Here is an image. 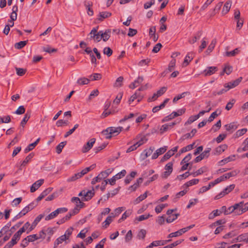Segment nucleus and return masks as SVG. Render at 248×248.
<instances>
[{
	"label": "nucleus",
	"instance_id": "obj_10",
	"mask_svg": "<svg viewBox=\"0 0 248 248\" xmlns=\"http://www.w3.org/2000/svg\"><path fill=\"white\" fill-rule=\"evenodd\" d=\"M217 70L218 68L216 66L207 67V68L203 71V74L205 76H209L214 74Z\"/></svg>",
	"mask_w": 248,
	"mask_h": 248
},
{
	"label": "nucleus",
	"instance_id": "obj_2",
	"mask_svg": "<svg viewBox=\"0 0 248 248\" xmlns=\"http://www.w3.org/2000/svg\"><path fill=\"white\" fill-rule=\"evenodd\" d=\"M195 226V224L191 225L189 226H187L186 228H182L181 229H180L178 231H176L174 232H172L169 234L168 236V238H172L174 237H177L181 235L182 234L184 233L185 232H186L190 229L193 228Z\"/></svg>",
	"mask_w": 248,
	"mask_h": 248
},
{
	"label": "nucleus",
	"instance_id": "obj_48",
	"mask_svg": "<svg viewBox=\"0 0 248 248\" xmlns=\"http://www.w3.org/2000/svg\"><path fill=\"white\" fill-rule=\"evenodd\" d=\"M247 131V128H243L240 130H237L235 134V138H238L242 135H243L244 134H245Z\"/></svg>",
	"mask_w": 248,
	"mask_h": 248
},
{
	"label": "nucleus",
	"instance_id": "obj_50",
	"mask_svg": "<svg viewBox=\"0 0 248 248\" xmlns=\"http://www.w3.org/2000/svg\"><path fill=\"white\" fill-rule=\"evenodd\" d=\"M146 231L144 229L140 230L138 232L137 237L139 239H143L146 235Z\"/></svg>",
	"mask_w": 248,
	"mask_h": 248
},
{
	"label": "nucleus",
	"instance_id": "obj_57",
	"mask_svg": "<svg viewBox=\"0 0 248 248\" xmlns=\"http://www.w3.org/2000/svg\"><path fill=\"white\" fill-rule=\"evenodd\" d=\"M189 93L187 92H184L183 93H182L180 94H179L177 96H175L173 99V102L174 103H175V102L177 101L178 100H179V99H180L181 98H182L183 97H184L185 96V95L186 94H189Z\"/></svg>",
	"mask_w": 248,
	"mask_h": 248
},
{
	"label": "nucleus",
	"instance_id": "obj_20",
	"mask_svg": "<svg viewBox=\"0 0 248 248\" xmlns=\"http://www.w3.org/2000/svg\"><path fill=\"white\" fill-rule=\"evenodd\" d=\"M232 5V2L230 0H228L225 3L222 11L223 14H226L229 11Z\"/></svg>",
	"mask_w": 248,
	"mask_h": 248
},
{
	"label": "nucleus",
	"instance_id": "obj_56",
	"mask_svg": "<svg viewBox=\"0 0 248 248\" xmlns=\"http://www.w3.org/2000/svg\"><path fill=\"white\" fill-rule=\"evenodd\" d=\"M236 175V172L235 171H232L227 173H226L222 175L224 178V180L230 178L232 176H234Z\"/></svg>",
	"mask_w": 248,
	"mask_h": 248
},
{
	"label": "nucleus",
	"instance_id": "obj_25",
	"mask_svg": "<svg viewBox=\"0 0 248 248\" xmlns=\"http://www.w3.org/2000/svg\"><path fill=\"white\" fill-rule=\"evenodd\" d=\"M226 130L228 131L232 130V132L237 129V126L235 123H231L225 125Z\"/></svg>",
	"mask_w": 248,
	"mask_h": 248
},
{
	"label": "nucleus",
	"instance_id": "obj_9",
	"mask_svg": "<svg viewBox=\"0 0 248 248\" xmlns=\"http://www.w3.org/2000/svg\"><path fill=\"white\" fill-rule=\"evenodd\" d=\"M44 217V215L43 214H40L38 215L34 219L33 222H32L31 225L29 228V229L28 230L27 233H29L31 231L34 229L37 224L40 221L41 219Z\"/></svg>",
	"mask_w": 248,
	"mask_h": 248
},
{
	"label": "nucleus",
	"instance_id": "obj_27",
	"mask_svg": "<svg viewBox=\"0 0 248 248\" xmlns=\"http://www.w3.org/2000/svg\"><path fill=\"white\" fill-rule=\"evenodd\" d=\"M110 37V30H106L105 32L102 31V35H101V39L106 42L108 40Z\"/></svg>",
	"mask_w": 248,
	"mask_h": 248
},
{
	"label": "nucleus",
	"instance_id": "obj_12",
	"mask_svg": "<svg viewBox=\"0 0 248 248\" xmlns=\"http://www.w3.org/2000/svg\"><path fill=\"white\" fill-rule=\"evenodd\" d=\"M176 124L177 123L174 122L162 125L160 129V134H162L167 131L168 129L171 128Z\"/></svg>",
	"mask_w": 248,
	"mask_h": 248
},
{
	"label": "nucleus",
	"instance_id": "obj_62",
	"mask_svg": "<svg viewBox=\"0 0 248 248\" xmlns=\"http://www.w3.org/2000/svg\"><path fill=\"white\" fill-rule=\"evenodd\" d=\"M173 163L171 162H169L167 164L165 167V169L166 171H168L170 172L171 173L173 170L172 168Z\"/></svg>",
	"mask_w": 248,
	"mask_h": 248
},
{
	"label": "nucleus",
	"instance_id": "obj_49",
	"mask_svg": "<svg viewBox=\"0 0 248 248\" xmlns=\"http://www.w3.org/2000/svg\"><path fill=\"white\" fill-rule=\"evenodd\" d=\"M102 134L105 136V138L107 139H109L112 137L111 134H110V130L109 127L107 128L106 130H103L102 132Z\"/></svg>",
	"mask_w": 248,
	"mask_h": 248
},
{
	"label": "nucleus",
	"instance_id": "obj_36",
	"mask_svg": "<svg viewBox=\"0 0 248 248\" xmlns=\"http://www.w3.org/2000/svg\"><path fill=\"white\" fill-rule=\"evenodd\" d=\"M248 237V233H245L242 234L241 235H239L237 237V241L238 242H245L247 243V239Z\"/></svg>",
	"mask_w": 248,
	"mask_h": 248
},
{
	"label": "nucleus",
	"instance_id": "obj_24",
	"mask_svg": "<svg viewBox=\"0 0 248 248\" xmlns=\"http://www.w3.org/2000/svg\"><path fill=\"white\" fill-rule=\"evenodd\" d=\"M207 168L204 166L201 168H200L198 170H197L196 171L191 173V175H192L193 177L197 176L199 175L202 174L203 172H205L207 171Z\"/></svg>",
	"mask_w": 248,
	"mask_h": 248
},
{
	"label": "nucleus",
	"instance_id": "obj_32",
	"mask_svg": "<svg viewBox=\"0 0 248 248\" xmlns=\"http://www.w3.org/2000/svg\"><path fill=\"white\" fill-rule=\"evenodd\" d=\"M83 207V204H77L76 205L75 207L70 212V214L73 216L78 214L80 209Z\"/></svg>",
	"mask_w": 248,
	"mask_h": 248
},
{
	"label": "nucleus",
	"instance_id": "obj_22",
	"mask_svg": "<svg viewBox=\"0 0 248 248\" xmlns=\"http://www.w3.org/2000/svg\"><path fill=\"white\" fill-rule=\"evenodd\" d=\"M244 204V202H241L239 203H235V204H238L236 209L234 211V215L235 216L240 215L244 213L243 211H242V206Z\"/></svg>",
	"mask_w": 248,
	"mask_h": 248
},
{
	"label": "nucleus",
	"instance_id": "obj_8",
	"mask_svg": "<svg viewBox=\"0 0 248 248\" xmlns=\"http://www.w3.org/2000/svg\"><path fill=\"white\" fill-rule=\"evenodd\" d=\"M37 204L36 202H31L28 205L26 206L25 208H24L22 209V210L20 212V213L23 216L25 215L27 213H28L29 211L32 210L34 208H35L37 206Z\"/></svg>",
	"mask_w": 248,
	"mask_h": 248
},
{
	"label": "nucleus",
	"instance_id": "obj_39",
	"mask_svg": "<svg viewBox=\"0 0 248 248\" xmlns=\"http://www.w3.org/2000/svg\"><path fill=\"white\" fill-rule=\"evenodd\" d=\"M217 41L216 39H214L212 41L210 45L208 46L207 49L206 50V52L208 53H210L212 50L214 49L215 45L216 44Z\"/></svg>",
	"mask_w": 248,
	"mask_h": 248
},
{
	"label": "nucleus",
	"instance_id": "obj_41",
	"mask_svg": "<svg viewBox=\"0 0 248 248\" xmlns=\"http://www.w3.org/2000/svg\"><path fill=\"white\" fill-rule=\"evenodd\" d=\"M173 155V153H172V151H168L167 153L165 154V155L162 157L160 161L164 162L168 159H169L171 156Z\"/></svg>",
	"mask_w": 248,
	"mask_h": 248
},
{
	"label": "nucleus",
	"instance_id": "obj_6",
	"mask_svg": "<svg viewBox=\"0 0 248 248\" xmlns=\"http://www.w3.org/2000/svg\"><path fill=\"white\" fill-rule=\"evenodd\" d=\"M95 140H96L95 138H92L89 140L82 147V152L83 153L88 152L93 147L95 142Z\"/></svg>",
	"mask_w": 248,
	"mask_h": 248
},
{
	"label": "nucleus",
	"instance_id": "obj_1",
	"mask_svg": "<svg viewBox=\"0 0 248 248\" xmlns=\"http://www.w3.org/2000/svg\"><path fill=\"white\" fill-rule=\"evenodd\" d=\"M98 27L93 28L89 33L91 39H93L94 42H98L101 40L102 31H97Z\"/></svg>",
	"mask_w": 248,
	"mask_h": 248
},
{
	"label": "nucleus",
	"instance_id": "obj_15",
	"mask_svg": "<svg viewBox=\"0 0 248 248\" xmlns=\"http://www.w3.org/2000/svg\"><path fill=\"white\" fill-rule=\"evenodd\" d=\"M228 148V146L226 144H222L217 147L214 151V155H218L221 154L222 152L225 151Z\"/></svg>",
	"mask_w": 248,
	"mask_h": 248
},
{
	"label": "nucleus",
	"instance_id": "obj_45",
	"mask_svg": "<svg viewBox=\"0 0 248 248\" xmlns=\"http://www.w3.org/2000/svg\"><path fill=\"white\" fill-rule=\"evenodd\" d=\"M176 60L175 59L172 60L169 65L168 68L167 70V72H170L172 71L175 65Z\"/></svg>",
	"mask_w": 248,
	"mask_h": 248
},
{
	"label": "nucleus",
	"instance_id": "obj_33",
	"mask_svg": "<svg viewBox=\"0 0 248 248\" xmlns=\"http://www.w3.org/2000/svg\"><path fill=\"white\" fill-rule=\"evenodd\" d=\"M235 158V155L230 156L228 157L225 158V159H223L220 161L219 162L220 165H223L224 164L231 161L232 160H233Z\"/></svg>",
	"mask_w": 248,
	"mask_h": 248
},
{
	"label": "nucleus",
	"instance_id": "obj_44",
	"mask_svg": "<svg viewBox=\"0 0 248 248\" xmlns=\"http://www.w3.org/2000/svg\"><path fill=\"white\" fill-rule=\"evenodd\" d=\"M69 124V122L67 120H59L56 122V125L58 127H62L63 125H67Z\"/></svg>",
	"mask_w": 248,
	"mask_h": 248
},
{
	"label": "nucleus",
	"instance_id": "obj_47",
	"mask_svg": "<svg viewBox=\"0 0 248 248\" xmlns=\"http://www.w3.org/2000/svg\"><path fill=\"white\" fill-rule=\"evenodd\" d=\"M221 126V120H219L217 122V123L215 124H214L212 126L211 130H212L214 132H216L220 128Z\"/></svg>",
	"mask_w": 248,
	"mask_h": 248
},
{
	"label": "nucleus",
	"instance_id": "obj_19",
	"mask_svg": "<svg viewBox=\"0 0 248 248\" xmlns=\"http://www.w3.org/2000/svg\"><path fill=\"white\" fill-rule=\"evenodd\" d=\"M105 178H106V177L104 176V174L101 171L96 177H94L92 180L91 183L92 185H94L97 182H100L101 180Z\"/></svg>",
	"mask_w": 248,
	"mask_h": 248
},
{
	"label": "nucleus",
	"instance_id": "obj_58",
	"mask_svg": "<svg viewBox=\"0 0 248 248\" xmlns=\"http://www.w3.org/2000/svg\"><path fill=\"white\" fill-rule=\"evenodd\" d=\"M235 187V185L233 184L229 186H228L227 187H226L224 190L223 191L225 193V195L228 194L231 191H232Z\"/></svg>",
	"mask_w": 248,
	"mask_h": 248
},
{
	"label": "nucleus",
	"instance_id": "obj_35",
	"mask_svg": "<svg viewBox=\"0 0 248 248\" xmlns=\"http://www.w3.org/2000/svg\"><path fill=\"white\" fill-rule=\"evenodd\" d=\"M90 80L86 78H79L77 81V83L80 85H83L88 84L89 83Z\"/></svg>",
	"mask_w": 248,
	"mask_h": 248
},
{
	"label": "nucleus",
	"instance_id": "obj_28",
	"mask_svg": "<svg viewBox=\"0 0 248 248\" xmlns=\"http://www.w3.org/2000/svg\"><path fill=\"white\" fill-rule=\"evenodd\" d=\"M199 179H192L191 180L189 181L188 182H187L186 184H185L183 186L185 188H188L190 186H192L193 185L197 184L199 183Z\"/></svg>",
	"mask_w": 248,
	"mask_h": 248
},
{
	"label": "nucleus",
	"instance_id": "obj_30",
	"mask_svg": "<svg viewBox=\"0 0 248 248\" xmlns=\"http://www.w3.org/2000/svg\"><path fill=\"white\" fill-rule=\"evenodd\" d=\"M34 154L33 153H30L25 159L23 161L21 164V166H25L30 160L34 156Z\"/></svg>",
	"mask_w": 248,
	"mask_h": 248
},
{
	"label": "nucleus",
	"instance_id": "obj_38",
	"mask_svg": "<svg viewBox=\"0 0 248 248\" xmlns=\"http://www.w3.org/2000/svg\"><path fill=\"white\" fill-rule=\"evenodd\" d=\"M66 144V141H62L59 143L56 147V152L59 154H60Z\"/></svg>",
	"mask_w": 248,
	"mask_h": 248
},
{
	"label": "nucleus",
	"instance_id": "obj_14",
	"mask_svg": "<svg viewBox=\"0 0 248 248\" xmlns=\"http://www.w3.org/2000/svg\"><path fill=\"white\" fill-rule=\"evenodd\" d=\"M167 149V146H164L159 149H157L155 153L152 156V158L153 159H156L158 157V156L163 153H164Z\"/></svg>",
	"mask_w": 248,
	"mask_h": 248
},
{
	"label": "nucleus",
	"instance_id": "obj_13",
	"mask_svg": "<svg viewBox=\"0 0 248 248\" xmlns=\"http://www.w3.org/2000/svg\"><path fill=\"white\" fill-rule=\"evenodd\" d=\"M44 179H40L34 183L31 187V192H34L37 190L44 183Z\"/></svg>",
	"mask_w": 248,
	"mask_h": 248
},
{
	"label": "nucleus",
	"instance_id": "obj_23",
	"mask_svg": "<svg viewBox=\"0 0 248 248\" xmlns=\"http://www.w3.org/2000/svg\"><path fill=\"white\" fill-rule=\"evenodd\" d=\"M67 239L66 238L65 236L61 235L59 238H58L54 242V248H56L58 246V245L61 243H62L64 241H66Z\"/></svg>",
	"mask_w": 248,
	"mask_h": 248
},
{
	"label": "nucleus",
	"instance_id": "obj_54",
	"mask_svg": "<svg viewBox=\"0 0 248 248\" xmlns=\"http://www.w3.org/2000/svg\"><path fill=\"white\" fill-rule=\"evenodd\" d=\"M9 22L12 23V25H6L5 27V28L3 30V33L5 34L6 35H8L10 30V27H13L14 25V22L12 21H9Z\"/></svg>",
	"mask_w": 248,
	"mask_h": 248
},
{
	"label": "nucleus",
	"instance_id": "obj_17",
	"mask_svg": "<svg viewBox=\"0 0 248 248\" xmlns=\"http://www.w3.org/2000/svg\"><path fill=\"white\" fill-rule=\"evenodd\" d=\"M195 146V142H194L192 144L188 145L186 147L182 148L179 151L177 155H180L181 154L185 153L187 151L191 150Z\"/></svg>",
	"mask_w": 248,
	"mask_h": 248
},
{
	"label": "nucleus",
	"instance_id": "obj_53",
	"mask_svg": "<svg viewBox=\"0 0 248 248\" xmlns=\"http://www.w3.org/2000/svg\"><path fill=\"white\" fill-rule=\"evenodd\" d=\"M147 140L148 139L146 138L145 136H141L140 140L136 143V145H137V146L139 147L142 145L144 142H146Z\"/></svg>",
	"mask_w": 248,
	"mask_h": 248
},
{
	"label": "nucleus",
	"instance_id": "obj_59",
	"mask_svg": "<svg viewBox=\"0 0 248 248\" xmlns=\"http://www.w3.org/2000/svg\"><path fill=\"white\" fill-rule=\"evenodd\" d=\"M235 102V100L232 99L229 102H228L225 107V109L227 110H230L233 107V105Z\"/></svg>",
	"mask_w": 248,
	"mask_h": 248
},
{
	"label": "nucleus",
	"instance_id": "obj_42",
	"mask_svg": "<svg viewBox=\"0 0 248 248\" xmlns=\"http://www.w3.org/2000/svg\"><path fill=\"white\" fill-rule=\"evenodd\" d=\"M30 226V223L29 222H27L17 232L22 234V233L25 232L26 230L28 229L29 230Z\"/></svg>",
	"mask_w": 248,
	"mask_h": 248
},
{
	"label": "nucleus",
	"instance_id": "obj_55",
	"mask_svg": "<svg viewBox=\"0 0 248 248\" xmlns=\"http://www.w3.org/2000/svg\"><path fill=\"white\" fill-rule=\"evenodd\" d=\"M113 51L109 47H106L104 48L103 53L107 55L108 57H110Z\"/></svg>",
	"mask_w": 248,
	"mask_h": 248
},
{
	"label": "nucleus",
	"instance_id": "obj_21",
	"mask_svg": "<svg viewBox=\"0 0 248 248\" xmlns=\"http://www.w3.org/2000/svg\"><path fill=\"white\" fill-rule=\"evenodd\" d=\"M111 15V14L108 12H102L99 14L98 18L97 20L99 21H102L104 19L109 17Z\"/></svg>",
	"mask_w": 248,
	"mask_h": 248
},
{
	"label": "nucleus",
	"instance_id": "obj_51",
	"mask_svg": "<svg viewBox=\"0 0 248 248\" xmlns=\"http://www.w3.org/2000/svg\"><path fill=\"white\" fill-rule=\"evenodd\" d=\"M238 206V204H234L233 206H231L229 207L228 208H227L226 215L230 214L231 213L234 214V211L236 209Z\"/></svg>",
	"mask_w": 248,
	"mask_h": 248
},
{
	"label": "nucleus",
	"instance_id": "obj_18",
	"mask_svg": "<svg viewBox=\"0 0 248 248\" xmlns=\"http://www.w3.org/2000/svg\"><path fill=\"white\" fill-rule=\"evenodd\" d=\"M111 216H108L103 223V227L107 228L112 221V217H115L113 213H111Z\"/></svg>",
	"mask_w": 248,
	"mask_h": 248
},
{
	"label": "nucleus",
	"instance_id": "obj_3",
	"mask_svg": "<svg viewBox=\"0 0 248 248\" xmlns=\"http://www.w3.org/2000/svg\"><path fill=\"white\" fill-rule=\"evenodd\" d=\"M90 169L89 168H85L84 169L82 170L80 172H78L76 174H75L74 175H73L72 177L69 178L67 179L68 182H72L74 181L78 178H81L82 176L86 174L89 171Z\"/></svg>",
	"mask_w": 248,
	"mask_h": 248
},
{
	"label": "nucleus",
	"instance_id": "obj_61",
	"mask_svg": "<svg viewBox=\"0 0 248 248\" xmlns=\"http://www.w3.org/2000/svg\"><path fill=\"white\" fill-rule=\"evenodd\" d=\"M154 149H155L154 147H151L148 149L145 150L144 151V152L145 153V158H146V157H148L149 156H150L153 153Z\"/></svg>",
	"mask_w": 248,
	"mask_h": 248
},
{
	"label": "nucleus",
	"instance_id": "obj_4",
	"mask_svg": "<svg viewBox=\"0 0 248 248\" xmlns=\"http://www.w3.org/2000/svg\"><path fill=\"white\" fill-rule=\"evenodd\" d=\"M126 173V171L125 170H122L121 172L118 173L115 175L113 176L111 179H108L110 185L113 186L115 184L116 180L121 179L124 177Z\"/></svg>",
	"mask_w": 248,
	"mask_h": 248
},
{
	"label": "nucleus",
	"instance_id": "obj_52",
	"mask_svg": "<svg viewBox=\"0 0 248 248\" xmlns=\"http://www.w3.org/2000/svg\"><path fill=\"white\" fill-rule=\"evenodd\" d=\"M30 114L27 113L24 115V117L20 123V125L22 127H24V125L26 124V123L28 122V121L30 119Z\"/></svg>",
	"mask_w": 248,
	"mask_h": 248
},
{
	"label": "nucleus",
	"instance_id": "obj_11",
	"mask_svg": "<svg viewBox=\"0 0 248 248\" xmlns=\"http://www.w3.org/2000/svg\"><path fill=\"white\" fill-rule=\"evenodd\" d=\"M94 195V192L93 189L87 191L85 190V194H84L83 197L81 198V200L84 201H88L91 200Z\"/></svg>",
	"mask_w": 248,
	"mask_h": 248
},
{
	"label": "nucleus",
	"instance_id": "obj_34",
	"mask_svg": "<svg viewBox=\"0 0 248 248\" xmlns=\"http://www.w3.org/2000/svg\"><path fill=\"white\" fill-rule=\"evenodd\" d=\"M58 212L56 210L52 212L50 214H49L46 217L45 220L46 221L51 220L55 217H56L58 215Z\"/></svg>",
	"mask_w": 248,
	"mask_h": 248
},
{
	"label": "nucleus",
	"instance_id": "obj_60",
	"mask_svg": "<svg viewBox=\"0 0 248 248\" xmlns=\"http://www.w3.org/2000/svg\"><path fill=\"white\" fill-rule=\"evenodd\" d=\"M167 206L166 204H161L160 205H157L155 208V211L156 213H160L162 210Z\"/></svg>",
	"mask_w": 248,
	"mask_h": 248
},
{
	"label": "nucleus",
	"instance_id": "obj_43",
	"mask_svg": "<svg viewBox=\"0 0 248 248\" xmlns=\"http://www.w3.org/2000/svg\"><path fill=\"white\" fill-rule=\"evenodd\" d=\"M131 211L130 210H126L122 215V217L118 220L119 222H121L122 221L128 217L131 214Z\"/></svg>",
	"mask_w": 248,
	"mask_h": 248
},
{
	"label": "nucleus",
	"instance_id": "obj_5",
	"mask_svg": "<svg viewBox=\"0 0 248 248\" xmlns=\"http://www.w3.org/2000/svg\"><path fill=\"white\" fill-rule=\"evenodd\" d=\"M211 149L210 148H207L204 151H203L202 154H201L199 156H197L194 161L196 163L199 162L201 161L202 160L205 158H207L209 156L210 152L211 151Z\"/></svg>",
	"mask_w": 248,
	"mask_h": 248
},
{
	"label": "nucleus",
	"instance_id": "obj_31",
	"mask_svg": "<svg viewBox=\"0 0 248 248\" xmlns=\"http://www.w3.org/2000/svg\"><path fill=\"white\" fill-rule=\"evenodd\" d=\"M240 50L239 48H236L231 51H227L226 52V56L227 57H233L240 52Z\"/></svg>",
	"mask_w": 248,
	"mask_h": 248
},
{
	"label": "nucleus",
	"instance_id": "obj_29",
	"mask_svg": "<svg viewBox=\"0 0 248 248\" xmlns=\"http://www.w3.org/2000/svg\"><path fill=\"white\" fill-rule=\"evenodd\" d=\"M193 59V54L192 52H189L186 55L184 62V64L186 66L189 64V62Z\"/></svg>",
	"mask_w": 248,
	"mask_h": 248
},
{
	"label": "nucleus",
	"instance_id": "obj_16",
	"mask_svg": "<svg viewBox=\"0 0 248 248\" xmlns=\"http://www.w3.org/2000/svg\"><path fill=\"white\" fill-rule=\"evenodd\" d=\"M109 128L110 130V134H111L112 136L118 135L123 129V127L121 126H119L117 127H110Z\"/></svg>",
	"mask_w": 248,
	"mask_h": 248
},
{
	"label": "nucleus",
	"instance_id": "obj_7",
	"mask_svg": "<svg viewBox=\"0 0 248 248\" xmlns=\"http://www.w3.org/2000/svg\"><path fill=\"white\" fill-rule=\"evenodd\" d=\"M242 78L240 77L235 80L231 81L224 85L225 88H227L228 90L233 88L237 86L241 81Z\"/></svg>",
	"mask_w": 248,
	"mask_h": 248
},
{
	"label": "nucleus",
	"instance_id": "obj_64",
	"mask_svg": "<svg viewBox=\"0 0 248 248\" xmlns=\"http://www.w3.org/2000/svg\"><path fill=\"white\" fill-rule=\"evenodd\" d=\"M124 78L123 77H119L117 78L115 83V86L116 87H120L122 85V82L123 81Z\"/></svg>",
	"mask_w": 248,
	"mask_h": 248
},
{
	"label": "nucleus",
	"instance_id": "obj_40",
	"mask_svg": "<svg viewBox=\"0 0 248 248\" xmlns=\"http://www.w3.org/2000/svg\"><path fill=\"white\" fill-rule=\"evenodd\" d=\"M28 42L27 41H20L18 43H16L15 47L17 49H21L25 46Z\"/></svg>",
	"mask_w": 248,
	"mask_h": 248
},
{
	"label": "nucleus",
	"instance_id": "obj_46",
	"mask_svg": "<svg viewBox=\"0 0 248 248\" xmlns=\"http://www.w3.org/2000/svg\"><path fill=\"white\" fill-rule=\"evenodd\" d=\"M140 93L139 91H136L135 93L132 95L128 100L129 104H130L133 102L136 99L138 98L140 96Z\"/></svg>",
	"mask_w": 248,
	"mask_h": 248
},
{
	"label": "nucleus",
	"instance_id": "obj_26",
	"mask_svg": "<svg viewBox=\"0 0 248 248\" xmlns=\"http://www.w3.org/2000/svg\"><path fill=\"white\" fill-rule=\"evenodd\" d=\"M21 234L18 232H17L13 236L10 242L12 243L14 245L16 244L18 241L20 239Z\"/></svg>",
	"mask_w": 248,
	"mask_h": 248
},
{
	"label": "nucleus",
	"instance_id": "obj_63",
	"mask_svg": "<svg viewBox=\"0 0 248 248\" xmlns=\"http://www.w3.org/2000/svg\"><path fill=\"white\" fill-rule=\"evenodd\" d=\"M92 80H100L102 78V75L99 73H94L91 76Z\"/></svg>",
	"mask_w": 248,
	"mask_h": 248
},
{
	"label": "nucleus",
	"instance_id": "obj_37",
	"mask_svg": "<svg viewBox=\"0 0 248 248\" xmlns=\"http://www.w3.org/2000/svg\"><path fill=\"white\" fill-rule=\"evenodd\" d=\"M179 216V214H174L169 216V217L166 219L167 222L169 223L172 222L176 219Z\"/></svg>",
	"mask_w": 248,
	"mask_h": 248
}]
</instances>
